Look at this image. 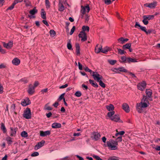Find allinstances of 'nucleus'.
I'll list each match as a JSON object with an SVG mask.
<instances>
[{"label":"nucleus","instance_id":"nucleus-30","mask_svg":"<svg viewBox=\"0 0 160 160\" xmlns=\"http://www.w3.org/2000/svg\"><path fill=\"white\" fill-rule=\"evenodd\" d=\"M82 32H85V31H87L88 32L89 31V28L88 26H83L82 27Z\"/></svg>","mask_w":160,"mask_h":160},{"label":"nucleus","instance_id":"nucleus-58","mask_svg":"<svg viewBox=\"0 0 160 160\" xmlns=\"http://www.w3.org/2000/svg\"><path fill=\"white\" fill-rule=\"evenodd\" d=\"M142 31L145 32H147V30L146 28L145 27H142L141 26L140 28Z\"/></svg>","mask_w":160,"mask_h":160},{"label":"nucleus","instance_id":"nucleus-50","mask_svg":"<svg viewBox=\"0 0 160 160\" xmlns=\"http://www.w3.org/2000/svg\"><path fill=\"white\" fill-rule=\"evenodd\" d=\"M108 160H119L118 158L115 156H112L109 158Z\"/></svg>","mask_w":160,"mask_h":160},{"label":"nucleus","instance_id":"nucleus-45","mask_svg":"<svg viewBox=\"0 0 160 160\" xmlns=\"http://www.w3.org/2000/svg\"><path fill=\"white\" fill-rule=\"evenodd\" d=\"M118 68L119 72H125L127 71V70L123 67H119Z\"/></svg>","mask_w":160,"mask_h":160},{"label":"nucleus","instance_id":"nucleus-24","mask_svg":"<svg viewBox=\"0 0 160 160\" xmlns=\"http://www.w3.org/2000/svg\"><path fill=\"white\" fill-rule=\"evenodd\" d=\"M106 108L108 111L110 112L112 111L114 109V106L112 104H110L109 105L107 106Z\"/></svg>","mask_w":160,"mask_h":160},{"label":"nucleus","instance_id":"nucleus-40","mask_svg":"<svg viewBox=\"0 0 160 160\" xmlns=\"http://www.w3.org/2000/svg\"><path fill=\"white\" fill-rule=\"evenodd\" d=\"M99 82V85L102 88H104L105 87V84L102 81V79L100 80L98 82Z\"/></svg>","mask_w":160,"mask_h":160},{"label":"nucleus","instance_id":"nucleus-26","mask_svg":"<svg viewBox=\"0 0 160 160\" xmlns=\"http://www.w3.org/2000/svg\"><path fill=\"white\" fill-rule=\"evenodd\" d=\"M41 16L42 18L43 19H46V13L44 12V9H41Z\"/></svg>","mask_w":160,"mask_h":160},{"label":"nucleus","instance_id":"nucleus-55","mask_svg":"<svg viewBox=\"0 0 160 160\" xmlns=\"http://www.w3.org/2000/svg\"><path fill=\"white\" fill-rule=\"evenodd\" d=\"M75 26H73L72 28L71 29V31L70 32V35H72L73 33V32H74V31L75 30Z\"/></svg>","mask_w":160,"mask_h":160},{"label":"nucleus","instance_id":"nucleus-34","mask_svg":"<svg viewBox=\"0 0 160 160\" xmlns=\"http://www.w3.org/2000/svg\"><path fill=\"white\" fill-rule=\"evenodd\" d=\"M144 16L148 20L153 19L154 17V16L153 15H144Z\"/></svg>","mask_w":160,"mask_h":160},{"label":"nucleus","instance_id":"nucleus-23","mask_svg":"<svg viewBox=\"0 0 160 160\" xmlns=\"http://www.w3.org/2000/svg\"><path fill=\"white\" fill-rule=\"evenodd\" d=\"M90 83L92 86L95 88H98V85L97 83L94 82V80L90 79L89 80Z\"/></svg>","mask_w":160,"mask_h":160},{"label":"nucleus","instance_id":"nucleus-31","mask_svg":"<svg viewBox=\"0 0 160 160\" xmlns=\"http://www.w3.org/2000/svg\"><path fill=\"white\" fill-rule=\"evenodd\" d=\"M76 53L78 55L80 54V47L79 44L78 43H77L76 44Z\"/></svg>","mask_w":160,"mask_h":160},{"label":"nucleus","instance_id":"nucleus-59","mask_svg":"<svg viewBox=\"0 0 160 160\" xmlns=\"http://www.w3.org/2000/svg\"><path fill=\"white\" fill-rule=\"evenodd\" d=\"M93 157L95 158L97 160H102V159H101L98 156L94 155L93 156Z\"/></svg>","mask_w":160,"mask_h":160},{"label":"nucleus","instance_id":"nucleus-27","mask_svg":"<svg viewBox=\"0 0 160 160\" xmlns=\"http://www.w3.org/2000/svg\"><path fill=\"white\" fill-rule=\"evenodd\" d=\"M59 10L60 11H63L64 9V7L63 6V5L62 4V3L60 2H59Z\"/></svg>","mask_w":160,"mask_h":160},{"label":"nucleus","instance_id":"nucleus-39","mask_svg":"<svg viewBox=\"0 0 160 160\" xmlns=\"http://www.w3.org/2000/svg\"><path fill=\"white\" fill-rule=\"evenodd\" d=\"M24 1L27 7L31 6V2L29 0H24Z\"/></svg>","mask_w":160,"mask_h":160},{"label":"nucleus","instance_id":"nucleus-60","mask_svg":"<svg viewBox=\"0 0 160 160\" xmlns=\"http://www.w3.org/2000/svg\"><path fill=\"white\" fill-rule=\"evenodd\" d=\"M78 66L79 69L80 70H82V65L79 62H78Z\"/></svg>","mask_w":160,"mask_h":160},{"label":"nucleus","instance_id":"nucleus-41","mask_svg":"<svg viewBox=\"0 0 160 160\" xmlns=\"http://www.w3.org/2000/svg\"><path fill=\"white\" fill-rule=\"evenodd\" d=\"M111 71L116 73H119L118 68H113L111 69Z\"/></svg>","mask_w":160,"mask_h":160},{"label":"nucleus","instance_id":"nucleus-7","mask_svg":"<svg viewBox=\"0 0 160 160\" xmlns=\"http://www.w3.org/2000/svg\"><path fill=\"white\" fill-rule=\"evenodd\" d=\"M100 134L97 132H94L91 134V138L92 140L97 141L100 139Z\"/></svg>","mask_w":160,"mask_h":160},{"label":"nucleus","instance_id":"nucleus-19","mask_svg":"<svg viewBox=\"0 0 160 160\" xmlns=\"http://www.w3.org/2000/svg\"><path fill=\"white\" fill-rule=\"evenodd\" d=\"M52 127L54 128H60L61 127V125L60 123L54 122L52 124Z\"/></svg>","mask_w":160,"mask_h":160},{"label":"nucleus","instance_id":"nucleus-61","mask_svg":"<svg viewBox=\"0 0 160 160\" xmlns=\"http://www.w3.org/2000/svg\"><path fill=\"white\" fill-rule=\"evenodd\" d=\"M14 6L12 4L7 9V10H12L14 8Z\"/></svg>","mask_w":160,"mask_h":160},{"label":"nucleus","instance_id":"nucleus-5","mask_svg":"<svg viewBox=\"0 0 160 160\" xmlns=\"http://www.w3.org/2000/svg\"><path fill=\"white\" fill-rule=\"evenodd\" d=\"M23 117L27 119H29L31 118V113L30 108H27L24 111L23 114Z\"/></svg>","mask_w":160,"mask_h":160},{"label":"nucleus","instance_id":"nucleus-32","mask_svg":"<svg viewBox=\"0 0 160 160\" xmlns=\"http://www.w3.org/2000/svg\"><path fill=\"white\" fill-rule=\"evenodd\" d=\"M37 12V10L36 9L35 7H34L33 9L31 10L29 12V13L31 15H33L35 14Z\"/></svg>","mask_w":160,"mask_h":160},{"label":"nucleus","instance_id":"nucleus-35","mask_svg":"<svg viewBox=\"0 0 160 160\" xmlns=\"http://www.w3.org/2000/svg\"><path fill=\"white\" fill-rule=\"evenodd\" d=\"M121 62L127 63V58L125 56H122L121 58V60L120 61Z\"/></svg>","mask_w":160,"mask_h":160},{"label":"nucleus","instance_id":"nucleus-22","mask_svg":"<svg viewBox=\"0 0 160 160\" xmlns=\"http://www.w3.org/2000/svg\"><path fill=\"white\" fill-rule=\"evenodd\" d=\"M128 39L127 38H121L118 39V41L121 43L123 44L125 42H127Z\"/></svg>","mask_w":160,"mask_h":160},{"label":"nucleus","instance_id":"nucleus-49","mask_svg":"<svg viewBox=\"0 0 160 160\" xmlns=\"http://www.w3.org/2000/svg\"><path fill=\"white\" fill-rule=\"evenodd\" d=\"M64 94H65V93H63L60 96V97H59V98L58 99V101H61L62 99H63V98H64Z\"/></svg>","mask_w":160,"mask_h":160},{"label":"nucleus","instance_id":"nucleus-11","mask_svg":"<svg viewBox=\"0 0 160 160\" xmlns=\"http://www.w3.org/2000/svg\"><path fill=\"white\" fill-rule=\"evenodd\" d=\"M45 143V142L44 140H42L41 142H38V143L35 146V150H37L38 149L42 147L44 145Z\"/></svg>","mask_w":160,"mask_h":160},{"label":"nucleus","instance_id":"nucleus-43","mask_svg":"<svg viewBox=\"0 0 160 160\" xmlns=\"http://www.w3.org/2000/svg\"><path fill=\"white\" fill-rule=\"evenodd\" d=\"M67 47L70 50H72V46L70 43V41H69V42L67 44Z\"/></svg>","mask_w":160,"mask_h":160},{"label":"nucleus","instance_id":"nucleus-15","mask_svg":"<svg viewBox=\"0 0 160 160\" xmlns=\"http://www.w3.org/2000/svg\"><path fill=\"white\" fill-rule=\"evenodd\" d=\"M50 134V131L49 130L46 131H40V135L42 137H45Z\"/></svg>","mask_w":160,"mask_h":160},{"label":"nucleus","instance_id":"nucleus-33","mask_svg":"<svg viewBox=\"0 0 160 160\" xmlns=\"http://www.w3.org/2000/svg\"><path fill=\"white\" fill-rule=\"evenodd\" d=\"M21 135L22 137L24 138H26L28 136L27 132L25 131H22L21 133Z\"/></svg>","mask_w":160,"mask_h":160},{"label":"nucleus","instance_id":"nucleus-44","mask_svg":"<svg viewBox=\"0 0 160 160\" xmlns=\"http://www.w3.org/2000/svg\"><path fill=\"white\" fill-rule=\"evenodd\" d=\"M45 3L47 8H49L50 7V3L48 0H45Z\"/></svg>","mask_w":160,"mask_h":160},{"label":"nucleus","instance_id":"nucleus-9","mask_svg":"<svg viewBox=\"0 0 160 160\" xmlns=\"http://www.w3.org/2000/svg\"><path fill=\"white\" fill-rule=\"evenodd\" d=\"M157 5V2H153L151 3H146L144 4V6L148 7L151 9H153L155 8Z\"/></svg>","mask_w":160,"mask_h":160},{"label":"nucleus","instance_id":"nucleus-38","mask_svg":"<svg viewBox=\"0 0 160 160\" xmlns=\"http://www.w3.org/2000/svg\"><path fill=\"white\" fill-rule=\"evenodd\" d=\"M108 62L111 65H113L116 63L117 61L116 60H108Z\"/></svg>","mask_w":160,"mask_h":160},{"label":"nucleus","instance_id":"nucleus-46","mask_svg":"<svg viewBox=\"0 0 160 160\" xmlns=\"http://www.w3.org/2000/svg\"><path fill=\"white\" fill-rule=\"evenodd\" d=\"M6 140L7 141V142L8 144H10L12 142L11 138L10 137H8L6 138Z\"/></svg>","mask_w":160,"mask_h":160},{"label":"nucleus","instance_id":"nucleus-37","mask_svg":"<svg viewBox=\"0 0 160 160\" xmlns=\"http://www.w3.org/2000/svg\"><path fill=\"white\" fill-rule=\"evenodd\" d=\"M143 19L142 21V22L145 25H147L148 23V20L145 18V17H144V16H143Z\"/></svg>","mask_w":160,"mask_h":160},{"label":"nucleus","instance_id":"nucleus-52","mask_svg":"<svg viewBox=\"0 0 160 160\" xmlns=\"http://www.w3.org/2000/svg\"><path fill=\"white\" fill-rule=\"evenodd\" d=\"M39 155V153L38 152H35L32 153L31 154V156L32 157H36L38 156Z\"/></svg>","mask_w":160,"mask_h":160},{"label":"nucleus","instance_id":"nucleus-42","mask_svg":"<svg viewBox=\"0 0 160 160\" xmlns=\"http://www.w3.org/2000/svg\"><path fill=\"white\" fill-rule=\"evenodd\" d=\"M102 51V47L99 48H96L95 49V52L96 53H98L101 52Z\"/></svg>","mask_w":160,"mask_h":160},{"label":"nucleus","instance_id":"nucleus-48","mask_svg":"<svg viewBox=\"0 0 160 160\" xmlns=\"http://www.w3.org/2000/svg\"><path fill=\"white\" fill-rule=\"evenodd\" d=\"M75 95L77 97H80L81 96L82 93L80 91H78L75 93Z\"/></svg>","mask_w":160,"mask_h":160},{"label":"nucleus","instance_id":"nucleus-51","mask_svg":"<svg viewBox=\"0 0 160 160\" xmlns=\"http://www.w3.org/2000/svg\"><path fill=\"white\" fill-rule=\"evenodd\" d=\"M125 133V132L123 131H120L116 133L115 134V136L117 137L118 136V135H123Z\"/></svg>","mask_w":160,"mask_h":160},{"label":"nucleus","instance_id":"nucleus-56","mask_svg":"<svg viewBox=\"0 0 160 160\" xmlns=\"http://www.w3.org/2000/svg\"><path fill=\"white\" fill-rule=\"evenodd\" d=\"M105 3L107 5H109L111 3V0H104Z\"/></svg>","mask_w":160,"mask_h":160},{"label":"nucleus","instance_id":"nucleus-64","mask_svg":"<svg viewBox=\"0 0 160 160\" xmlns=\"http://www.w3.org/2000/svg\"><path fill=\"white\" fill-rule=\"evenodd\" d=\"M155 149L157 151H160V146H157Z\"/></svg>","mask_w":160,"mask_h":160},{"label":"nucleus","instance_id":"nucleus-57","mask_svg":"<svg viewBox=\"0 0 160 160\" xmlns=\"http://www.w3.org/2000/svg\"><path fill=\"white\" fill-rule=\"evenodd\" d=\"M6 67V65L4 63H1L0 64V69L5 68Z\"/></svg>","mask_w":160,"mask_h":160},{"label":"nucleus","instance_id":"nucleus-29","mask_svg":"<svg viewBox=\"0 0 160 160\" xmlns=\"http://www.w3.org/2000/svg\"><path fill=\"white\" fill-rule=\"evenodd\" d=\"M110 50V48L108 47H106L103 49L102 48L101 52L103 53H106L108 52Z\"/></svg>","mask_w":160,"mask_h":160},{"label":"nucleus","instance_id":"nucleus-17","mask_svg":"<svg viewBox=\"0 0 160 160\" xmlns=\"http://www.w3.org/2000/svg\"><path fill=\"white\" fill-rule=\"evenodd\" d=\"M20 62V60L17 58H15L12 61V63L13 65L16 66L18 65Z\"/></svg>","mask_w":160,"mask_h":160},{"label":"nucleus","instance_id":"nucleus-28","mask_svg":"<svg viewBox=\"0 0 160 160\" xmlns=\"http://www.w3.org/2000/svg\"><path fill=\"white\" fill-rule=\"evenodd\" d=\"M1 129L3 131V133H5L7 132V130L4 125V123L2 122L1 123Z\"/></svg>","mask_w":160,"mask_h":160},{"label":"nucleus","instance_id":"nucleus-16","mask_svg":"<svg viewBox=\"0 0 160 160\" xmlns=\"http://www.w3.org/2000/svg\"><path fill=\"white\" fill-rule=\"evenodd\" d=\"M31 103L30 101L28 98H26L25 100H24L21 102V104L23 106H26L29 104Z\"/></svg>","mask_w":160,"mask_h":160},{"label":"nucleus","instance_id":"nucleus-53","mask_svg":"<svg viewBox=\"0 0 160 160\" xmlns=\"http://www.w3.org/2000/svg\"><path fill=\"white\" fill-rule=\"evenodd\" d=\"M118 53L121 54H124L125 51L123 50H122L120 49H118Z\"/></svg>","mask_w":160,"mask_h":160},{"label":"nucleus","instance_id":"nucleus-12","mask_svg":"<svg viewBox=\"0 0 160 160\" xmlns=\"http://www.w3.org/2000/svg\"><path fill=\"white\" fill-rule=\"evenodd\" d=\"M2 44L4 47L7 49L10 48L12 47L13 45V42L11 41L7 43H6L5 42H2Z\"/></svg>","mask_w":160,"mask_h":160},{"label":"nucleus","instance_id":"nucleus-62","mask_svg":"<svg viewBox=\"0 0 160 160\" xmlns=\"http://www.w3.org/2000/svg\"><path fill=\"white\" fill-rule=\"evenodd\" d=\"M68 86V84H66L64 85H62V86H61L59 88L60 89L65 88H66Z\"/></svg>","mask_w":160,"mask_h":160},{"label":"nucleus","instance_id":"nucleus-21","mask_svg":"<svg viewBox=\"0 0 160 160\" xmlns=\"http://www.w3.org/2000/svg\"><path fill=\"white\" fill-rule=\"evenodd\" d=\"M11 130V134L10 136H14L15 135L16 133V129L15 128H13L12 127L10 128Z\"/></svg>","mask_w":160,"mask_h":160},{"label":"nucleus","instance_id":"nucleus-2","mask_svg":"<svg viewBox=\"0 0 160 160\" xmlns=\"http://www.w3.org/2000/svg\"><path fill=\"white\" fill-rule=\"evenodd\" d=\"M108 147L112 150H116L117 149V146L118 145V142L114 141L113 140H110L107 142Z\"/></svg>","mask_w":160,"mask_h":160},{"label":"nucleus","instance_id":"nucleus-18","mask_svg":"<svg viewBox=\"0 0 160 160\" xmlns=\"http://www.w3.org/2000/svg\"><path fill=\"white\" fill-rule=\"evenodd\" d=\"M31 85H29L28 92L29 94L32 95L34 92L35 88L34 87H32V86H31Z\"/></svg>","mask_w":160,"mask_h":160},{"label":"nucleus","instance_id":"nucleus-63","mask_svg":"<svg viewBox=\"0 0 160 160\" xmlns=\"http://www.w3.org/2000/svg\"><path fill=\"white\" fill-rule=\"evenodd\" d=\"M0 52L2 53H5V51L3 49L1 46L0 45Z\"/></svg>","mask_w":160,"mask_h":160},{"label":"nucleus","instance_id":"nucleus-3","mask_svg":"<svg viewBox=\"0 0 160 160\" xmlns=\"http://www.w3.org/2000/svg\"><path fill=\"white\" fill-rule=\"evenodd\" d=\"M115 113L114 111L109 112L108 113V116L111 119L116 122H118L120 120V118L118 115H115L113 116Z\"/></svg>","mask_w":160,"mask_h":160},{"label":"nucleus","instance_id":"nucleus-54","mask_svg":"<svg viewBox=\"0 0 160 160\" xmlns=\"http://www.w3.org/2000/svg\"><path fill=\"white\" fill-rule=\"evenodd\" d=\"M84 70L88 72H89L91 74H92V72H93L88 67H86L84 68Z\"/></svg>","mask_w":160,"mask_h":160},{"label":"nucleus","instance_id":"nucleus-1","mask_svg":"<svg viewBox=\"0 0 160 160\" xmlns=\"http://www.w3.org/2000/svg\"><path fill=\"white\" fill-rule=\"evenodd\" d=\"M149 104L147 97L144 96L141 100V102L139 103H137L136 105V109L139 113H141L143 111V108L148 107Z\"/></svg>","mask_w":160,"mask_h":160},{"label":"nucleus","instance_id":"nucleus-47","mask_svg":"<svg viewBox=\"0 0 160 160\" xmlns=\"http://www.w3.org/2000/svg\"><path fill=\"white\" fill-rule=\"evenodd\" d=\"M44 109L46 110H52V108L51 107L48 106V104H47L45 106Z\"/></svg>","mask_w":160,"mask_h":160},{"label":"nucleus","instance_id":"nucleus-14","mask_svg":"<svg viewBox=\"0 0 160 160\" xmlns=\"http://www.w3.org/2000/svg\"><path fill=\"white\" fill-rule=\"evenodd\" d=\"M122 109L127 112H128L130 111L129 107L128 105L126 103H124L122 105Z\"/></svg>","mask_w":160,"mask_h":160},{"label":"nucleus","instance_id":"nucleus-6","mask_svg":"<svg viewBox=\"0 0 160 160\" xmlns=\"http://www.w3.org/2000/svg\"><path fill=\"white\" fill-rule=\"evenodd\" d=\"M81 10V13L82 18H83V15L85 14L86 12H88L90 10V8L88 5H87L86 6L83 7L82 6Z\"/></svg>","mask_w":160,"mask_h":160},{"label":"nucleus","instance_id":"nucleus-13","mask_svg":"<svg viewBox=\"0 0 160 160\" xmlns=\"http://www.w3.org/2000/svg\"><path fill=\"white\" fill-rule=\"evenodd\" d=\"M145 92L149 99L150 101H152V99L151 97L152 94V90L149 89H146V90Z\"/></svg>","mask_w":160,"mask_h":160},{"label":"nucleus","instance_id":"nucleus-8","mask_svg":"<svg viewBox=\"0 0 160 160\" xmlns=\"http://www.w3.org/2000/svg\"><path fill=\"white\" fill-rule=\"evenodd\" d=\"M146 85L145 82L143 81L138 84V89L141 91H143L146 88Z\"/></svg>","mask_w":160,"mask_h":160},{"label":"nucleus","instance_id":"nucleus-36","mask_svg":"<svg viewBox=\"0 0 160 160\" xmlns=\"http://www.w3.org/2000/svg\"><path fill=\"white\" fill-rule=\"evenodd\" d=\"M50 34L51 37H54L56 35L55 32L53 29L51 30L49 32Z\"/></svg>","mask_w":160,"mask_h":160},{"label":"nucleus","instance_id":"nucleus-4","mask_svg":"<svg viewBox=\"0 0 160 160\" xmlns=\"http://www.w3.org/2000/svg\"><path fill=\"white\" fill-rule=\"evenodd\" d=\"M92 74V76L93 77L94 80L97 82L99 81L102 78V77L97 72H93Z\"/></svg>","mask_w":160,"mask_h":160},{"label":"nucleus","instance_id":"nucleus-10","mask_svg":"<svg viewBox=\"0 0 160 160\" xmlns=\"http://www.w3.org/2000/svg\"><path fill=\"white\" fill-rule=\"evenodd\" d=\"M79 38H81V41L84 42L87 39V37L86 33L84 32H80L78 35Z\"/></svg>","mask_w":160,"mask_h":160},{"label":"nucleus","instance_id":"nucleus-25","mask_svg":"<svg viewBox=\"0 0 160 160\" xmlns=\"http://www.w3.org/2000/svg\"><path fill=\"white\" fill-rule=\"evenodd\" d=\"M131 43H127L122 46V48L124 49H129V48H131Z\"/></svg>","mask_w":160,"mask_h":160},{"label":"nucleus","instance_id":"nucleus-20","mask_svg":"<svg viewBox=\"0 0 160 160\" xmlns=\"http://www.w3.org/2000/svg\"><path fill=\"white\" fill-rule=\"evenodd\" d=\"M137 62L136 59L133 58H131L130 57L127 58V63H130L131 62Z\"/></svg>","mask_w":160,"mask_h":160}]
</instances>
